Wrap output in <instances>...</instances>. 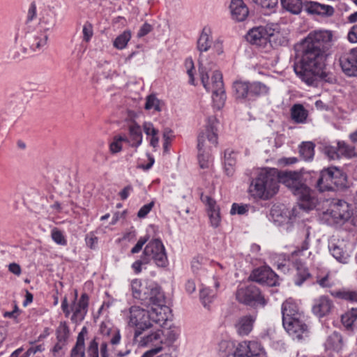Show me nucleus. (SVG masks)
Masks as SVG:
<instances>
[{
  "label": "nucleus",
  "mask_w": 357,
  "mask_h": 357,
  "mask_svg": "<svg viewBox=\"0 0 357 357\" xmlns=\"http://www.w3.org/2000/svg\"><path fill=\"white\" fill-rule=\"evenodd\" d=\"M347 176L339 168L330 167L320 172L316 187L320 192L333 191L346 185Z\"/></svg>",
  "instance_id": "obj_7"
},
{
  "label": "nucleus",
  "mask_w": 357,
  "mask_h": 357,
  "mask_svg": "<svg viewBox=\"0 0 357 357\" xmlns=\"http://www.w3.org/2000/svg\"><path fill=\"white\" fill-rule=\"evenodd\" d=\"M261 6L267 13H274L278 3V0H252Z\"/></svg>",
  "instance_id": "obj_46"
},
{
  "label": "nucleus",
  "mask_w": 357,
  "mask_h": 357,
  "mask_svg": "<svg viewBox=\"0 0 357 357\" xmlns=\"http://www.w3.org/2000/svg\"><path fill=\"white\" fill-rule=\"evenodd\" d=\"M127 137L122 136H116L114 138V141L109 145L110 151L112 153H116L122 149V142H126Z\"/></svg>",
  "instance_id": "obj_50"
},
{
  "label": "nucleus",
  "mask_w": 357,
  "mask_h": 357,
  "mask_svg": "<svg viewBox=\"0 0 357 357\" xmlns=\"http://www.w3.org/2000/svg\"><path fill=\"white\" fill-rule=\"evenodd\" d=\"M306 11L310 14L331 16L334 8L328 5L311 1L306 5Z\"/></svg>",
  "instance_id": "obj_32"
},
{
  "label": "nucleus",
  "mask_w": 357,
  "mask_h": 357,
  "mask_svg": "<svg viewBox=\"0 0 357 357\" xmlns=\"http://www.w3.org/2000/svg\"><path fill=\"white\" fill-rule=\"evenodd\" d=\"M87 357H99L98 356V342L96 337L92 339L87 347L86 350Z\"/></svg>",
  "instance_id": "obj_53"
},
{
  "label": "nucleus",
  "mask_w": 357,
  "mask_h": 357,
  "mask_svg": "<svg viewBox=\"0 0 357 357\" xmlns=\"http://www.w3.org/2000/svg\"><path fill=\"white\" fill-rule=\"evenodd\" d=\"M203 201L206 202L207 205L208 214L211 226L218 227L221 221L219 207L216 204L215 201L208 196H206Z\"/></svg>",
  "instance_id": "obj_28"
},
{
  "label": "nucleus",
  "mask_w": 357,
  "mask_h": 357,
  "mask_svg": "<svg viewBox=\"0 0 357 357\" xmlns=\"http://www.w3.org/2000/svg\"><path fill=\"white\" fill-rule=\"evenodd\" d=\"M199 77L203 86L207 91L212 92V98L215 106L220 109L224 105L226 99L222 75L220 71L214 70L211 73L210 79L209 73L211 71V68L206 66L202 56L199 57Z\"/></svg>",
  "instance_id": "obj_4"
},
{
  "label": "nucleus",
  "mask_w": 357,
  "mask_h": 357,
  "mask_svg": "<svg viewBox=\"0 0 357 357\" xmlns=\"http://www.w3.org/2000/svg\"><path fill=\"white\" fill-rule=\"evenodd\" d=\"M282 324L289 335H295L298 339L302 338L303 333L307 331V326L302 322L301 317L284 321Z\"/></svg>",
  "instance_id": "obj_25"
},
{
  "label": "nucleus",
  "mask_w": 357,
  "mask_h": 357,
  "mask_svg": "<svg viewBox=\"0 0 357 357\" xmlns=\"http://www.w3.org/2000/svg\"><path fill=\"white\" fill-rule=\"evenodd\" d=\"M87 333V328L83 327L77 335L75 345L71 350V357H85L84 340Z\"/></svg>",
  "instance_id": "obj_34"
},
{
  "label": "nucleus",
  "mask_w": 357,
  "mask_h": 357,
  "mask_svg": "<svg viewBox=\"0 0 357 357\" xmlns=\"http://www.w3.org/2000/svg\"><path fill=\"white\" fill-rule=\"evenodd\" d=\"M308 115L307 111L301 104L294 105L291 109L292 119L298 123H304Z\"/></svg>",
  "instance_id": "obj_37"
},
{
  "label": "nucleus",
  "mask_w": 357,
  "mask_h": 357,
  "mask_svg": "<svg viewBox=\"0 0 357 357\" xmlns=\"http://www.w3.org/2000/svg\"><path fill=\"white\" fill-rule=\"evenodd\" d=\"M143 287L142 282L139 280H133L131 282V289L132 296L135 298L140 299L142 298V294L143 293Z\"/></svg>",
  "instance_id": "obj_51"
},
{
  "label": "nucleus",
  "mask_w": 357,
  "mask_h": 357,
  "mask_svg": "<svg viewBox=\"0 0 357 357\" xmlns=\"http://www.w3.org/2000/svg\"><path fill=\"white\" fill-rule=\"evenodd\" d=\"M270 36L271 33H268L266 27L259 26L250 29L246 36V39L251 44L263 46L267 43Z\"/></svg>",
  "instance_id": "obj_21"
},
{
  "label": "nucleus",
  "mask_w": 357,
  "mask_h": 357,
  "mask_svg": "<svg viewBox=\"0 0 357 357\" xmlns=\"http://www.w3.org/2000/svg\"><path fill=\"white\" fill-rule=\"evenodd\" d=\"M215 296V291L211 287H202L200 289V299L204 307H207Z\"/></svg>",
  "instance_id": "obj_43"
},
{
  "label": "nucleus",
  "mask_w": 357,
  "mask_h": 357,
  "mask_svg": "<svg viewBox=\"0 0 357 357\" xmlns=\"http://www.w3.org/2000/svg\"><path fill=\"white\" fill-rule=\"evenodd\" d=\"M126 321L129 327L135 328L134 338L136 340L142 332L152 327L149 320V313L139 306H131L125 312Z\"/></svg>",
  "instance_id": "obj_8"
},
{
  "label": "nucleus",
  "mask_w": 357,
  "mask_h": 357,
  "mask_svg": "<svg viewBox=\"0 0 357 357\" xmlns=\"http://www.w3.org/2000/svg\"><path fill=\"white\" fill-rule=\"evenodd\" d=\"M145 109L150 110V109H155L156 111L160 110L159 107V101L153 95L149 96L146 98V101L145 103Z\"/></svg>",
  "instance_id": "obj_56"
},
{
  "label": "nucleus",
  "mask_w": 357,
  "mask_h": 357,
  "mask_svg": "<svg viewBox=\"0 0 357 357\" xmlns=\"http://www.w3.org/2000/svg\"><path fill=\"white\" fill-rule=\"evenodd\" d=\"M77 292L75 291V301L73 302L70 309L69 308L67 298L64 297L61 303V308L66 317H68L70 312H73L71 320L75 323H79L84 320L89 306V296L84 293L81 295L79 299L76 301Z\"/></svg>",
  "instance_id": "obj_9"
},
{
  "label": "nucleus",
  "mask_w": 357,
  "mask_h": 357,
  "mask_svg": "<svg viewBox=\"0 0 357 357\" xmlns=\"http://www.w3.org/2000/svg\"><path fill=\"white\" fill-rule=\"evenodd\" d=\"M282 322L294 318L301 317L297 305L291 300H287L282 305Z\"/></svg>",
  "instance_id": "obj_30"
},
{
  "label": "nucleus",
  "mask_w": 357,
  "mask_h": 357,
  "mask_svg": "<svg viewBox=\"0 0 357 357\" xmlns=\"http://www.w3.org/2000/svg\"><path fill=\"white\" fill-rule=\"evenodd\" d=\"M217 123L215 118H208L205 130L197 137L198 162L202 169H208L212 165L208 150L211 146H215L218 143Z\"/></svg>",
  "instance_id": "obj_5"
},
{
  "label": "nucleus",
  "mask_w": 357,
  "mask_h": 357,
  "mask_svg": "<svg viewBox=\"0 0 357 357\" xmlns=\"http://www.w3.org/2000/svg\"><path fill=\"white\" fill-rule=\"evenodd\" d=\"M169 312V307L165 305V301L155 304L151 307L150 310L147 311L149 320L161 325L168 319Z\"/></svg>",
  "instance_id": "obj_20"
},
{
  "label": "nucleus",
  "mask_w": 357,
  "mask_h": 357,
  "mask_svg": "<svg viewBox=\"0 0 357 357\" xmlns=\"http://www.w3.org/2000/svg\"><path fill=\"white\" fill-rule=\"evenodd\" d=\"M131 33L130 31H125L121 34L118 36L114 40V47L118 50L124 49L128 41L130 40Z\"/></svg>",
  "instance_id": "obj_44"
},
{
  "label": "nucleus",
  "mask_w": 357,
  "mask_h": 357,
  "mask_svg": "<svg viewBox=\"0 0 357 357\" xmlns=\"http://www.w3.org/2000/svg\"><path fill=\"white\" fill-rule=\"evenodd\" d=\"M296 273L294 278V283L296 286H301L307 279L311 277L308 268L301 262H296Z\"/></svg>",
  "instance_id": "obj_35"
},
{
  "label": "nucleus",
  "mask_w": 357,
  "mask_h": 357,
  "mask_svg": "<svg viewBox=\"0 0 357 357\" xmlns=\"http://www.w3.org/2000/svg\"><path fill=\"white\" fill-rule=\"evenodd\" d=\"M143 257L144 263H149L151 260H153L160 267H165L168 264L165 246L159 239H153L146 245Z\"/></svg>",
  "instance_id": "obj_10"
},
{
  "label": "nucleus",
  "mask_w": 357,
  "mask_h": 357,
  "mask_svg": "<svg viewBox=\"0 0 357 357\" xmlns=\"http://www.w3.org/2000/svg\"><path fill=\"white\" fill-rule=\"evenodd\" d=\"M142 304L151 307L157 303L165 301V296L160 287L155 283L151 282L143 287L142 298L139 299Z\"/></svg>",
  "instance_id": "obj_14"
},
{
  "label": "nucleus",
  "mask_w": 357,
  "mask_h": 357,
  "mask_svg": "<svg viewBox=\"0 0 357 357\" xmlns=\"http://www.w3.org/2000/svg\"><path fill=\"white\" fill-rule=\"evenodd\" d=\"M83 40L88 43L93 35V25L89 22H86L82 28Z\"/></svg>",
  "instance_id": "obj_55"
},
{
  "label": "nucleus",
  "mask_w": 357,
  "mask_h": 357,
  "mask_svg": "<svg viewBox=\"0 0 357 357\" xmlns=\"http://www.w3.org/2000/svg\"><path fill=\"white\" fill-rule=\"evenodd\" d=\"M100 333L109 338V342L112 345H116L120 342L121 334L119 330L114 327L109 321H103L100 326Z\"/></svg>",
  "instance_id": "obj_27"
},
{
  "label": "nucleus",
  "mask_w": 357,
  "mask_h": 357,
  "mask_svg": "<svg viewBox=\"0 0 357 357\" xmlns=\"http://www.w3.org/2000/svg\"><path fill=\"white\" fill-rule=\"evenodd\" d=\"M213 43L211 30L209 27H204L202 31L197 40V47L202 53L207 52Z\"/></svg>",
  "instance_id": "obj_33"
},
{
  "label": "nucleus",
  "mask_w": 357,
  "mask_h": 357,
  "mask_svg": "<svg viewBox=\"0 0 357 357\" xmlns=\"http://www.w3.org/2000/svg\"><path fill=\"white\" fill-rule=\"evenodd\" d=\"M24 38L26 43L32 50L40 51L47 45L48 34L47 32L38 27L36 29L26 33Z\"/></svg>",
  "instance_id": "obj_16"
},
{
  "label": "nucleus",
  "mask_w": 357,
  "mask_h": 357,
  "mask_svg": "<svg viewBox=\"0 0 357 357\" xmlns=\"http://www.w3.org/2000/svg\"><path fill=\"white\" fill-rule=\"evenodd\" d=\"M314 144L311 142H303L299 146V153L303 160H312L314 155Z\"/></svg>",
  "instance_id": "obj_39"
},
{
  "label": "nucleus",
  "mask_w": 357,
  "mask_h": 357,
  "mask_svg": "<svg viewBox=\"0 0 357 357\" xmlns=\"http://www.w3.org/2000/svg\"><path fill=\"white\" fill-rule=\"evenodd\" d=\"M282 7L293 14H299L302 10L301 0H281Z\"/></svg>",
  "instance_id": "obj_42"
},
{
  "label": "nucleus",
  "mask_w": 357,
  "mask_h": 357,
  "mask_svg": "<svg viewBox=\"0 0 357 357\" xmlns=\"http://www.w3.org/2000/svg\"><path fill=\"white\" fill-rule=\"evenodd\" d=\"M297 56L299 62L294 66L296 74L307 85H313L318 77L331 82V75L324 71L327 53L298 45Z\"/></svg>",
  "instance_id": "obj_1"
},
{
  "label": "nucleus",
  "mask_w": 357,
  "mask_h": 357,
  "mask_svg": "<svg viewBox=\"0 0 357 357\" xmlns=\"http://www.w3.org/2000/svg\"><path fill=\"white\" fill-rule=\"evenodd\" d=\"M330 293L335 298L350 302H357V291L340 289L338 291H331Z\"/></svg>",
  "instance_id": "obj_40"
},
{
  "label": "nucleus",
  "mask_w": 357,
  "mask_h": 357,
  "mask_svg": "<svg viewBox=\"0 0 357 357\" xmlns=\"http://www.w3.org/2000/svg\"><path fill=\"white\" fill-rule=\"evenodd\" d=\"M344 73L349 77H357V50L352 49L342 54L339 59Z\"/></svg>",
  "instance_id": "obj_17"
},
{
  "label": "nucleus",
  "mask_w": 357,
  "mask_h": 357,
  "mask_svg": "<svg viewBox=\"0 0 357 357\" xmlns=\"http://www.w3.org/2000/svg\"><path fill=\"white\" fill-rule=\"evenodd\" d=\"M185 67L187 68V73L189 77V83L195 85L194 78V63L192 59H187L185 62Z\"/></svg>",
  "instance_id": "obj_57"
},
{
  "label": "nucleus",
  "mask_w": 357,
  "mask_h": 357,
  "mask_svg": "<svg viewBox=\"0 0 357 357\" xmlns=\"http://www.w3.org/2000/svg\"><path fill=\"white\" fill-rule=\"evenodd\" d=\"M229 10L233 20L244 21L249 14L248 8L243 0H231Z\"/></svg>",
  "instance_id": "obj_24"
},
{
  "label": "nucleus",
  "mask_w": 357,
  "mask_h": 357,
  "mask_svg": "<svg viewBox=\"0 0 357 357\" xmlns=\"http://www.w3.org/2000/svg\"><path fill=\"white\" fill-rule=\"evenodd\" d=\"M310 232L307 230L305 236V239L302 243L301 247L297 248L294 252H291L292 257H301L303 255V252L309 249L310 241H309Z\"/></svg>",
  "instance_id": "obj_49"
},
{
  "label": "nucleus",
  "mask_w": 357,
  "mask_h": 357,
  "mask_svg": "<svg viewBox=\"0 0 357 357\" xmlns=\"http://www.w3.org/2000/svg\"><path fill=\"white\" fill-rule=\"evenodd\" d=\"M129 137L126 142L132 147L137 148L142 144L143 135L141 127L133 123L128 127Z\"/></svg>",
  "instance_id": "obj_31"
},
{
  "label": "nucleus",
  "mask_w": 357,
  "mask_h": 357,
  "mask_svg": "<svg viewBox=\"0 0 357 357\" xmlns=\"http://www.w3.org/2000/svg\"><path fill=\"white\" fill-rule=\"evenodd\" d=\"M317 283L323 288H329L333 286L334 283L330 279L329 275L326 274L322 278H317Z\"/></svg>",
  "instance_id": "obj_61"
},
{
  "label": "nucleus",
  "mask_w": 357,
  "mask_h": 357,
  "mask_svg": "<svg viewBox=\"0 0 357 357\" xmlns=\"http://www.w3.org/2000/svg\"><path fill=\"white\" fill-rule=\"evenodd\" d=\"M164 343L163 331L158 329L149 334L142 337L139 344L142 347H154V348L162 347Z\"/></svg>",
  "instance_id": "obj_26"
},
{
  "label": "nucleus",
  "mask_w": 357,
  "mask_h": 357,
  "mask_svg": "<svg viewBox=\"0 0 357 357\" xmlns=\"http://www.w3.org/2000/svg\"><path fill=\"white\" fill-rule=\"evenodd\" d=\"M250 278L258 283L269 287L275 286L278 282L277 275L270 268L266 266L254 270Z\"/></svg>",
  "instance_id": "obj_19"
},
{
  "label": "nucleus",
  "mask_w": 357,
  "mask_h": 357,
  "mask_svg": "<svg viewBox=\"0 0 357 357\" xmlns=\"http://www.w3.org/2000/svg\"><path fill=\"white\" fill-rule=\"evenodd\" d=\"M256 315L248 314L240 317L236 324L237 333L240 335H248L253 328Z\"/></svg>",
  "instance_id": "obj_29"
},
{
  "label": "nucleus",
  "mask_w": 357,
  "mask_h": 357,
  "mask_svg": "<svg viewBox=\"0 0 357 357\" xmlns=\"http://www.w3.org/2000/svg\"><path fill=\"white\" fill-rule=\"evenodd\" d=\"M340 157L351 158L357 156V151L355 146L347 144L344 141L337 142Z\"/></svg>",
  "instance_id": "obj_41"
},
{
  "label": "nucleus",
  "mask_w": 357,
  "mask_h": 357,
  "mask_svg": "<svg viewBox=\"0 0 357 357\" xmlns=\"http://www.w3.org/2000/svg\"><path fill=\"white\" fill-rule=\"evenodd\" d=\"M56 22V13L53 8H47L40 12L38 28L47 32L54 29Z\"/></svg>",
  "instance_id": "obj_23"
},
{
  "label": "nucleus",
  "mask_w": 357,
  "mask_h": 357,
  "mask_svg": "<svg viewBox=\"0 0 357 357\" xmlns=\"http://www.w3.org/2000/svg\"><path fill=\"white\" fill-rule=\"evenodd\" d=\"M248 211V205H239L238 204H233L230 213L231 214H238L243 215Z\"/></svg>",
  "instance_id": "obj_60"
},
{
  "label": "nucleus",
  "mask_w": 357,
  "mask_h": 357,
  "mask_svg": "<svg viewBox=\"0 0 357 357\" xmlns=\"http://www.w3.org/2000/svg\"><path fill=\"white\" fill-rule=\"evenodd\" d=\"M51 236L52 240L58 245H66L67 240L66 239L62 231L57 229H54L52 230Z\"/></svg>",
  "instance_id": "obj_52"
},
{
  "label": "nucleus",
  "mask_w": 357,
  "mask_h": 357,
  "mask_svg": "<svg viewBox=\"0 0 357 357\" xmlns=\"http://www.w3.org/2000/svg\"><path fill=\"white\" fill-rule=\"evenodd\" d=\"M154 206V202H151L147 204L144 205L140 208L137 213V216L139 218H145L147 214L151 211L152 208Z\"/></svg>",
  "instance_id": "obj_62"
},
{
  "label": "nucleus",
  "mask_w": 357,
  "mask_h": 357,
  "mask_svg": "<svg viewBox=\"0 0 357 357\" xmlns=\"http://www.w3.org/2000/svg\"><path fill=\"white\" fill-rule=\"evenodd\" d=\"M333 306L332 300L326 296H321L314 299L312 312L317 317L321 318L331 313Z\"/></svg>",
  "instance_id": "obj_22"
},
{
  "label": "nucleus",
  "mask_w": 357,
  "mask_h": 357,
  "mask_svg": "<svg viewBox=\"0 0 357 357\" xmlns=\"http://www.w3.org/2000/svg\"><path fill=\"white\" fill-rule=\"evenodd\" d=\"M236 299L241 303L256 306H264L266 301L261 295L260 290L255 285L242 287L238 289L236 293Z\"/></svg>",
  "instance_id": "obj_12"
},
{
  "label": "nucleus",
  "mask_w": 357,
  "mask_h": 357,
  "mask_svg": "<svg viewBox=\"0 0 357 357\" xmlns=\"http://www.w3.org/2000/svg\"><path fill=\"white\" fill-rule=\"evenodd\" d=\"M347 242L344 239H339L333 236L328 243V249L331 255L337 261L347 264L349 255L346 250Z\"/></svg>",
  "instance_id": "obj_18"
},
{
  "label": "nucleus",
  "mask_w": 357,
  "mask_h": 357,
  "mask_svg": "<svg viewBox=\"0 0 357 357\" xmlns=\"http://www.w3.org/2000/svg\"><path fill=\"white\" fill-rule=\"evenodd\" d=\"M279 189V172L276 169H262L252 179L248 193L255 199L268 200Z\"/></svg>",
  "instance_id": "obj_3"
},
{
  "label": "nucleus",
  "mask_w": 357,
  "mask_h": 357,
  "mask_svg": "<svg viewBox=\"0 0 357 357\" xmlns=\"http://www.w3.org/2000/svg\"><path fill=\"white\" fill-rule=\"evenodd\" d=\"M70 335L69 328L66 322H61L56 329V338L59 342L66 343Z\"/></svg>",
  "instance_id": "obj_45"
},
{
  "label": "nucleus",
  "mask_w": 357,
  "mask_h": 357,
  "mask_svg": "<svg viewBox=\"0 0 357 357\" xmlns=\"http://www.w3.org/2000/svg\"><path fill=\"white\" fill-rule=\"evenodd\" d=\"M225 164L230 166L236 165V153L232 150L227 149L225 151Z\"/></svg>",
  "instance_id": "obj_59"
},
{
  "label": "nucleus",
  "mask_w": 357,
  "mask_h": 357,
  "mask_svg": "<svg viewBox=\"0 0 357 357\" xmlns=\"http://www.w3.org/2000/svg\"><path fill=\"white\" fill-rule=\"evenodd\" d=\"M261 350L259 343L255 341L240 342L234 352V357H266L260 354Z\"/></svg>",
  "instance_id": "obj_15"
},
{
  "label": "nucleus",
  "mask_w": 357,
  "mask_h": 357,
  "mask_svg": "<svg viewBox=\"0 0 357 357\" xmlns=\"http://www.w3.org/2000/svg\"><path fill=\"white\" fill-rule=\"evenodd\" d=\"M234 342L229 340H221L218 344L219 352L227 356L230 354L234 348Z\"/></svg>",
  "instance_id": "obj_47"
},
{
  "label": "nucleus",
  "mask_w": 357,
  "mask_h": 357,
  "mask_svg": "<svg viewBox=\"0 0 357 357\" xmlns=\"http://www.w3.org/2000/svg\"><path fill=\"white\" fill-rule=\"evenodd\" d=\"M233 90L236 99L243 101H253L260 96L269 93L270 88L261 82L236 81Z\"/></svg>",
  "instance_id": "obj_6"
},
{
  "label": "nucleus",
  "mask_w": 357,
  "mask_h": 357,
  "mask_svg": "<svg viewBox=\"0 0 357 357\" xmlns=\"http://www.w3.org/2000/svg\"><path fill=\"white\" fill-rule=\"evenodd\" d=\"M354 312H347L342 316V322L346 327H351L355 321V318L352 317Z\"/></svg>",
  "instance_id": "obj_63"
},
{
  "label": "nucleus",
  "mask_w": 357,
  "mask_h": 357,
  "mask_svg": "<svg viewBox=\"0 0 357 357\" xmlns=\"http://www.w3.org/2000/svg\"><path fill=\"white\" fill-rule=\"evenodd\" d=\"M352 215V211L349 204L342 200L333 202L330 208L325 213L327 220H331L333 223L342 224L347 221Z\"/></svg>",
  "instance_id": "obj_13"
},
{
  "label": "nucleus",
  "mask_w": 357,
  "mask_h": 357,
  "mask_svg": "<svg viewBox=\"0 0 357 357\" xmlns=\"http://www.w3.org/2000/svg\"><path fill=\"white\" fill-rule=\"evenodd\" d=\"M152 31V26L149 23H144L137 33V37L142 38Z\"/></svg>",
  "instance_id": "obj_64"
},
{
  "label": "nucleus",
  "mask_w": 357,
  "mask_h": 357,
  "mask_svg": "<svg viewBox=\"0 0 357 357\" xmlns=\"http://www.w3.org/2000/svg\"><path fill=\"white\" fill-rule=\"evenodd\" d=\"M332 33L328 31H314L310 32L300 45L313 50H319L327 53L331 46Z\"/></svg>",
  "instance_id": "obj_11"
},
{
  "label": "nucleus",
  "mask_w": 357,
  "mask_h": 357,
  "mask_svg": "<svg viewBox=\"0 0 357 357\" xmlns=\"http://www.w3.org/2000/svg\"><path fill=\"white\" fill-rule=\"evenodd\" d=\"M202 257H195L192 261V270L194 273L199 275V276L204 275L206 272L205 268L203 267Z\"/></svg>",
  "instance_id": "obj_48"
},
{
  "label": "nucleus",
  "mask_w": 357,
  "mask_h": 357,
  "mask_svg": "<svg viewBox=\"0 0 357 357\" xmlns=\"http://www.w3.org/2000/svg\"><path fill=\"white\" fill-rule=\"evenodd\" d=\"M143 130L148 137H150V145L154 149L158 146L159 131L154 128L151 122H144L143 123Z\"/></svg>",
  "instance_id": "obj_36"
},
{
  "label": "nucleus",
  "mask_w": 357,
  "mask_h": 357,
  "mask_svg": "<svg viewBox=\"0 0 357 357\" xmlns=\"http://www.w3.org/2000/svg\"><path fill=\"white\" fill-rule=\"evenodd\" d=\"M324 153L330 159L335 160L340 158L338 146L337 147L328 146L324 148Z\"/></svg>",
  "instance_id": "obj_58"
},
{
  "label": "nucleus",
  "mask_w": 357,
  "mask_h": 357,
  "mask_svg": "<svg viewBox=\"0 0 357 357\" xmlns=\"http://www.w3.org/2000/svg\"><path fill=\"white\" fill-rule=\"evenodd\" d=\"M342 338L340 334L338 333H333L325 342V347L326 349H331L335 351H339L342 348Z\"/></svg>",
  "instance_id": "obj_38"
},
{
  "label": "nucleus",
  "mask_w": 357,
  "mask_h": 357,
  "mask_svg": "<svg viewBox=\"0 0 357 357\" xmlns=\"http://www.w3.org/2000/svg\"><path fill=\"white\" fill-rule=\"evenodd\" d=\"M178 336V333L175 329L168 328L163 331L164 342L171 344L177 339Z\"/></svg>",
  "instance_id": "obj_54"
},
{
  "label": "nucleus",
  "mask_w": 357,
  "mask_h": 357,
  "mask_svg": "<svg viewBox=\"0 0 357 357\" xmlns=\"http://www.w3.org/2000/svg\"><path fill=\"white\" fill-rule=\"evenodd\" d=\"M279 183L287 186L297 197L301 208L312 210L317 206L318 198L303 181V176L298 172H282L279 173Z\"/></svg>",
  "instance_id": "obj_2"
}]
</instances>
